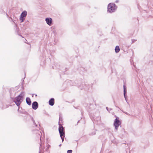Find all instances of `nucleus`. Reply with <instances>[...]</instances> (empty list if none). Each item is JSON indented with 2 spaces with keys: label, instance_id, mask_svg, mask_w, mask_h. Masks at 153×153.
I'll use <instances>...</instances> for the list:
<instances>
[{
  "label": "nucleus",
  "instance_id": "f257e3e1",
  "mask_svg": "<svg viewBox=\"0 0 153 153\" xmlns=\"http://www.w3.org/2000/svg\"><path fill=\"white\" fill-rule=\"evenodd\" d=\"M25 95V92H22L16 97H11V99L18 107H19L24 99Z\"/></svg>",
  "mask_w": 153,
  "mask_h": 153
},
{
  "label": "nucleus",
  "instance_id": "f03ea898",
  "mask_svg": "<svg viewBox=\"0 0 153 153\" xmlns=\"http://www.w3.org/2000/svg\"><path fill=\"white\" fill-rule=\"evenodd\" d=\"M117 7L116 5L113 3H110L107 6V11L109 13L114 12L116 10Z\"/></svg>",
  "mask_w": 153,
  "mask_h": 153
},
{
  "label": "nucleus",
  "instance_id": "7ed1b4c3",
  "mask_svg": "<svg viewBox=\"0 0 153 153\" xmlns=\"http://www.w3.org/2000/svg\"><path fill=\"white\" fill-rule=\"evenodd\" d=\"M77 86L81 89H84L86 91H88L90 88H91V86L89 85L88 83H84L80 85H77Z\"/></svg>",
  "mask_w": 153,
  "mask_h": 153
},
{
  "label": "nucleus",
  "instance_id": "20e7f679",
  "mask_svg": "<svg viewBox=\"0 0 153 153\" xmlns=\"http://www.w3.org/2000/svg\"><path fill=\"white\" fill-rule=\"evenodd\" d=\"M27 14V12L26 10H24L22 13L19 18L21 22H23L24 21Z\"/></svg>",
  "mask_w": 153,
  "mask_h": 153
},
{
  "label": "nucleus",
  "instance_id": "39448f33",
  "mask_svg": "<svg viewBox=\"0 0 153 153\" xmlns=\"http://www.w3.org/2000/svg\"><path fill=\"white\" fill-rule=\"evenodd\" d=\"M121 124V123L119 120V117H117L114 121V125L116 129L117 130L118 129L119 126Z\"/></svg>",
  "mask_w": 153,
  "mask_h": 153
},
{
  "label": "nucleus",
  "instance_id": "423d86ee",
  "mask_svg": "<svg viewBox=\"0 0 153 153\" xmlns=\"http://www.w3.org/2000/svg\"><path fill=\"white\" fill-rule=\"evenodd\" d=\"M45 21L47 24L50 26H51L53 25V20L50 17H48L45 18Z\"/></svg>",
  "mask_w": 153,
  "mask_h": 153
},
{
  "label": "nucleus",
  "instance_id": "0eeeda50",
  "mask_svg": "<svg viewBox=\"0 0 153 153\" xmlns=\"http://www.w3.org/2000/svg\"><path fill=\"white\" fill-rule=\"evenodd\" d=\"M39 105L36 101L33 102L32 104V108L34 110H36L38 107Z\"/></svg>",
  "mask_w": 153,
  "mask_h": 153
},
{
  "label": "nucleus",
  "instance_id": "6e6552de",
  "mask_svg": "<svg viewBox=\"0 0 153 153\" xmlns=\"http://www.w3.org/2000/svg\"><path fill=\"white\" fill-rule=\"evenodd\" d=\"M59 133L61 132H65V130L64 127L62 125L60 124L59 122Z\"/></svg>",
  "mask_w": 153,
  "mask_h": 153
},
{
  "label": "nucleus",
  "instance_id": "1a4fd4ad",
  "mask_svg": "<svg viewBox=\"0 0 153 153\" xmlns=\"http://www.w3.org/2000/svg\"><path fill=\"white\" fill-rule=\"evenodd\" d=\"M37 136L38 138L39 137L40 138V149L41 148V147L42 146V140L41 138V136L42 135V133L40 131H37Z\"/></svg>",
  "mask_w": 153,
  "mask_h": 153
},
{
  "label": "nucleus",
  "instance_id": "9d476101",
  "mask_svg": "<svg viewBox=\"0 0 153 153\" xmlns=\"http://www.w3.org/2000/svg\"><path fill=\"white\" fill-rule=\"evenodd\" d=\"M54 99L53 98H51L49 101L48 103L51 106L53 105L54 104Z\"/></svg>",
  "mask_w": 153,
  "mask_h": 153
},
{
  "label": "nucleus",
  "instance_id": "9b49d317",
  "mask_svg": "<svg viewBox=\"0 0 153 153\" xmlns=\"http://www.w3.org/2000/svg\"><path fill=\"white\" fill-rule=\"evenodd\" d=\"M27 116L30 117L31 120L33 122V124L34 125L36 126H37V125L35 123V122L34 120L33 117L29 114H28Z\"/></svg>",
  "mask_w": 153,
  "mask_h": 153
},
{
  "label": "nucleus",
  "instance_id": "f8f14e48",
  "mask_svg": "<svg viewBox=\"0 0 153 153\" xmlns=\"http://www.w3.org/2000/svg\"><path fill=\"white\" fill-rule=\"evenodd\" d=\"M26 101L27 104L29 105H31V101L30 98L27 97L26 99Z\"/></svg>",
  "mask_w": 153,
  "mask_h": 153
},
{
  "label": "nucleus",
  "instance_id": "ddd939ff",
  "mask_svg": "<svg viewBox=\"0 0 153 153\" xmlns=\"http://www.w3.org/2000/svg\"><path fill=\"white\" fill-rule=\"evenodd\" d=\"M123 94L124 96H125L127 94V89L125 85H123Z\"/></svg>",
  "mask_w": 153,
  "mask_h": 153
},
{
  "label": "nucleus",
  "instance_id": "4468645a",
  "mask_svg": "<svg viewBox=\"0 0 153 153\" xmlns=\"http://www.w3.org/2000/svg\"><path fill=\"white\" fill-rule=\"evenodd\" d=\"M120 50L119 46H116L115 49V52L116 53H118Z\"/></svg>",
  "mask_w": 153,
  "mask_h": 153
},
{
  "label": "nucleus",
  "instance_id": "2eb2a0df",
  "mask_svg": "<svg viewBox=\"0 0 153 153\" xmlns=\"http://www.w3.org/2000/svg\"><path fill=\"white\" fill-rule=\"evenodd\" d=\"M59 134H60V137H65V132L59 133Z\"/></svg>",
  "mask_w": 153,
  "mask_h": 153
},
{
  "label": "nucleus",
  "instance_id": "dca6fc26",
  "mask_svg": "<svg viewBox=\"0 0 153 153\" xmlns=\"http://www.w3.org/2000/svg\"><path fill=\"white\" fill-rule=\"evenodd\" d=\"M121 132L122 134H123L124 135H126V132L124 129L122 130Z\"/></svg>",
  "mask_w": 153,
  "mask_h": 153
},
{
  "label": "nucleus",
  "instance_id": "f3484780",
  "mask_svg": "<svg viewBox=\"0 0 153 153\" xmlns=\"http://www.w3.org/2000/svg\"><path fill=\"white\" fill-rule=\"evenodd\" d=\"M56 64H55L54 65L55 66H53L52 67V68L53 69L57 68H58V67L57 66L58 65L57 64H56Z\"/></svg>",
  "mask_w": 153,
  "mask_h": 153
},
{
  "label": "nucleus",
  "instance_id": "a211bd4d",
  "mask_svg": "<svg viewBox=\"0 0 153 153\" xmlns=\"http://www.w3.org/2000/svg\"><path fill=\"white\" fill-rule=\"evenodd\" d=\"M18 107V108L17 110L20 113L22 114H23V112L19 110L20 106Z\"/></svg>",
  "mask_w": 153,
  "mask_h": 153
},
{
  "label": "nucleus",
  "instance_id": "6ab92c4d",
  "mask_svg": "<svg viewBox=\"0 0 153 153\" xmlns=\"http://www.w3.org/2000/svg\"><path fill=\"white\" fill-rule=\"evenodd\" d=\"M80 70L81 71H82V72H84L85 71V68L82 67L80 68Z\"/></svg>",
  "mask_w": 153,
  "mask_h": 153
},
{
  "label": "nucleus",
  "instance_id": "aec40b11",
  "mask_svg": "<svg viewBox=\"0 0 153 153\" xmlns=\"http://www.w3.org/2000/svg\"><path fill=\"white\" fill-rule=\"evenodd\" d=\"M72 150H68L67 151V153H72Z\"/></svg>",
  "mask_w": 153,
  "mask_h": 153
},
{
  "label": "nucleus",
  "instance_id": "412c9836",
  "mask_svg": "<svg viewBox=\"0 0 153 153\" xmlns=\"http://www.w3.org/2000/svg\"><path fill=\"white\" fill-rule=\"evenodd\" d=\"M124 96V98H125V100H126V102H127V103H128V102H127V95H126L125 96Z\"/></svg>",
  "mask_w": 153,
  "mask_h": 153
},
{
  "label": "nucleus",
  "instance_id": "4be33fe9",
  "mask_svg": "<svg viewBox=\"0 0 153 153\" xmlns=\"http://www.w3.org/2000/svg\"><path fill=\"white\" fill-rule=\"evenodd\" d=\"M136 41V39H132V43H134Z\"/></svg>",
  "mask_w": 153,
  "mask_h": 153
},
{
  "label": "nucleus",
  "instance_id": "5701e85b",
  "mask_svg": "<svg viewBox=\"0 0 153 153\" xmlns=\"http://www.w3.org/2000/svg\"><path fill=\"white\" fill-rule=\"evenodd\" d=\"M64 137H61V138L62 139V142H63V141L64 140Z\"/></svg>",
  "mask_w": 153,
  "mask_h": 153
},
{
  "label": "nucleus",
  "instance_id": "b1692460",
  "mask_svg": "<svg viewBox=\"0 0 153 153\" xmlns=\"http://www.w3.org/2000/svg\"><path fill=\"white\" fill-rule=\"evenodd\" d=\"M10 19H9L10 21L13 22V19L12 18L10 17Z\"/></svg>",
  "mask_w": 153,
  "mask_h": 153
},
{
  "label": "nucleus",
  "instance_id": "393cba45",
  "mask_svg": "<svg viewBox=\"0 0 153 153\" xmlns=\"http://www.w3.org/2000/svg\"><path fill=\"white\" fill-rule=\"evenodd\" d=\"M95 134H96V133H95V132H94L93 133H92L91 134L92 135H94Z\"/></svg>",
  "mask_w": 153,
  "mask_h": 153
},
{
  "label": "nucleus",
  "instance_id": "a878e982",
  "mask_svg": "<svg viewBox=\"0 0 153 153\" xmlns=\"http://www.w3.org/2000/svg\"><path fill=\"white\" fill-rule=\"evenodd\" d=\"M106 109L108 111H109V109L108 108V107H106Z\"/></svg>",
  "mask_w": 153,
  "mask_h": 153
},
{
  "label": "nucleus",
  "instance_id": "bb28decb",
  "mask_svg": "<svg viewBox=\"0 0 153 153\" xmlns=\"http://www.w3.org/2000/svg\"><path fill=\"white\" fill-rule=\"evenodd\" d=\"M124 113H125V114H127V115H128V114L127 113V112H124Z\"/></svg>",
  "mask_w": 153,
  "mask_h": 153
},
{
  "label": "nucleus",
  "instance_id": "cd10ccee",
  "mask_svg": "<svg viewBox=\"0 0 153 153\" xmlns=\"http://www.w3.org/2000/svg\"><path fill=\"white\" fill-rule=\"evenodd\" d=\"M118 2V0H117L115 1V2L116 3H117Z\"/></svg>",
  "mask_w": 153,
  "mask_h": 153
},
{
  "label": "nucleus",
  "instance_id": "c85d7f7f",
  "mask_svg": "<svg viewBox=\"0 0 153 153\" xmlns=\"http://www.w3.org/2000/svg\"><path fill=\"white\" fill-rule=\"evenodd\" d=\"M35 97H36L37 96V95L36 94H35Z\"/></svg>",
  "mask_w": 153,
  "mask_h": 153
},
{
  "label": "nucleus",
  "instance_id": "c756f323",
  "mask_svg": "<svg viewBox=\"0 0 153 153\" xmlns=\"http://www.w3.org/2000/svg\"><path fill=\"white\" fill-rule=\"evenodd\" d=\"M25 78V77L24 78V79H22V80L23 82V81H24V79Z\"/></svg>",
  "mask_w": 153,
  "mask_h": 153
},
{
  "label": "nucleus",
  "instance_id": "7c9ffc66",
  "mask_svg": "<svg viewBox=\"0 0 153 153\" xmlns=\"http://www.w3.org/2000/svg\"><path fill=\"white\" fill-rule=\"evenodd\" d=\"M61 146V144H59V146L60 147V146Z\"/></svg>",
  "mask_w": 153,
  "mask_h": 153
},
{
  "label": "nucleus",
  "instance_id": "2f4dec72",
  "mask_svg": "<svg viewBox=\"0 0 153 153\" xmlns=\"http://www.w3.org/2000/svg\"><path fill=\"white\" fill-rule=\"evenodd\" d=\"M60 118H61L60 117H59V121H60Z\"/></svg>",
  "mask_w": 153,
  "mask_h": 153
},
{
  "label": "nucleus",
  "instance_id": "473e14b6",
  "mask_svg": "<svg viewBox=\"0 0 153 153\" xmlns=\"http://www.w3.org/2000/svg\"><path fill=\"white\" fill-rule=\"evenodd\" d=\"M33 95H34V94H33L32 95V97H33Z\"/></svg>",
  "mask_w": 153,
  "mask_h": 153
},
{
  "label": "nucleus",
  "instance_id": "72a5a7b5",
  "mask_svg": "<svg viewBox=\"0 0 153 153\" xmlns=\"http://www.w3.org/2000/svg\"><path fill=\"white\" fill-rule=\"evenodd\" d=\"M109 110H111V108H110L109 109Z\"/></svg>",
  "mask_w": 153,
  "mask_h": 153
},
{
  "label": "nucleus",
  "instance_id": "f704fd0d",
  "mask_svg": "<svg viewBox=\"0 0 153 153\" xmlns=\"http://www.w3.org/2000/svg\"><path fill=\"white\" fill-rule=\"evenodd\" d=\"M7 16H8V14H6Z\"/></svg>",
  "mask_w": 153,
  "mask_h": 153
},
{
  "label": "nucleus",
  "instance_id": "c9c22d12",
  "mask_svg": "<svg viewBox=\"0 0 153 153\" xmlns=\"http://www.w3.org/2000/svg\"><path fill=\"white\" fill-rule=\"evenodd\" d=\"M80 73L81 74V73H81V71H80Z\"/></svg>",
  "mask_w": 153,
  "mask_h": 153
},
{
  "label": "nucleus",
  "instance_id": "e433bc0d",
  "mask_svg": "<svg viewBox=\"0 0 153 153\" xmlns=\"http://www.w3.org/2000/svg\"><path fill=\"white\" fill-rule=\"evenodd\" d=\"M92 105H90V106H92Z\"/></svg>",
  "mask_w": 153,
  "mask_h": 153
},
{
  "label": "nucleus",
  "instance_id": "4c0bfd02",
  "mask_svg": "<svg viewBox=\"0 0 153 153\" xmlns=\"http://www.w3.org/2000/svg\"><path fill=\"white\" fill-rule=\"evenodd\" d=\"M79 120H78V122H79Z\"/></svg>",
  "mask_w": 153,
  "mask_h": 153
}]
</instances>
